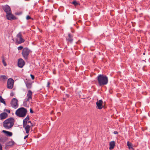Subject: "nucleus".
I'll use <instances>...</instances> for the list:
<instances>
[{"instance_id":"f257e3e1","label":"nucleus","mask_w":150,"mask_h":150,"mask_svg":"<svg viewBox=\"0 0 150 150\" xmlns=\"http://www.w3.org/2000/svg\"><path fill=\"white\" fill-rule=\"evenodd\" d=\"M98 85L102 86L107 85L108 81V77L104 74H99L97 77Z\"/></svg>"},{"instance_id":"f03ea898","label":"nucleus","mask_w":150,"mask_h":150,"mask_svg":"<svg viewBox=\"0 0 150 150\" xmlns=\"http://www.w3.org/2000/svg\"><path fill=\"white\" fill-rule=\"evenodd\" d=\"M14 122V119L13 117H10L6 120L3 122V126L6 129H9L13 126Z\"/></svg>"},{"instance_id":"7ed1b4c3","label":"nucleus","mask_w":150,"mask_h":150,"mask_svg":"<svg viewBox=\"0 0 150 150\" xmlns=\"http://www.w3.org/2000/svg\"><path fill=\"white\" fill-rule=\"evenodd\" d=\"M27 112L26 109L23 107H21L16 111V114L19 117H23L26 116Z\"/></svg>"},{"instance_id":"20e7f679","label":"nucleus","mask_w":150,"mask_h":150,"mask_svg":"<svg viewBox=\"0 0 150 150\" xmlns=\"http://www.w3.org/2000/svg\"><path fill=\"white\" fill-rule=\"evenodd\" d=\"M30 50L27 47H25L23 48L22 54L23 57L25 60H27L30 53Z\"/></svg>"},{"instance_id":"39448f33","label":"nucleus","mask_w":150,"mask_h":150,"mask_svg":"<svg viewBox=\"0 0 150 150\" xmlns=\"http://www.w3.org/2000/svg\"><path fill=\"white\" fill-rule=\"evenodd\" d=\"M16 42L18 44H20L25 41V40L22 38V35L21 32L19 33L17 35L16 39Z\"/></svg>"},{"instance_id":"423d86ee","label":"nucleus","mask_w":150,"mask_h":150,"mask_svg":"<svg viewBox=\"0 0 150 150\" xmlns=\"http://www.w3.org/2000/svg\"><path fill=\"white\" fill-rule=\"evenodd\" d=\"M14 81L12 79L9 78L7 81V87L9 89H11L13 86Z\"/></svg>"},{"instance_id":"0eeeda50","label":"nucleus","mask_w":150,"mask_h":150,"mask_svg":"<svg viewBox=\"0 0 150 150\" xmlns=\"http://www.w3.org/2000/svg\"><path fill=\"white\" fill-rule=\"evenodd\" d=\"M11 106L12 108L16 109L18 107V100L15 98H13L12 100L11 103Z\"/></svg>"},{"instance_id":"6e6552de","label":"nucleus","mask_w":150,"mask_h":150,"mask_svg":"<svg viewBox=\"0 0 150 150\" xmlns=\"http://www.w3.org/2000/svg\"><path fill=\"white\" fill-rule=\"evenodd\" d=\"M33 92L30 90L28 91L26 96L27 101H30L32 100Z\"/></svg>"},{"instance_id":"1a4fd4ad","label":"nucleus","mask_w":150,"mask_h":150,"mask_svg":"<svg viewBox=\"0 0 150 150\" xmlns=\"http://www.w3.org/2000/svg\"><path fill=\"white\" fill-rule=\"evenodd\" d=\"M6 16L7 19L10 21L16 19V18L12 14L11 12L8 13H7Z\"/></svg>"},{"instance_id":"9d476101","label":"nucleus","mask_w":150,"mask_h":150,"mask_svg":"<svg viewBox=\"0 0 150 150\" xmlns=\"http://www.w3.org/2000/svg\"><path fill=\"white\" fill-rule=\"evenodd\" d=\"M2 8L4 12H5L6 14L11 12L10 6L8 5H6L5 6H3Z\"/></svg>"},{"instance_id":"9b49d317","label":"nucleus","mask_w":150,"mask_h":150,"mask_svg":"<svg viewBox=\"0 0 150 150\" xmlns=\"http://www.w3.org/2000/svg\"><path fill=\"white\" fill-rule=\"evenodd\" d=\"M103 101L101 100H100L96 103V108L98 109H101L103 107Z\"/></svg>"},{"instance_id":"f8f14e48","label":"nucleus","mask_w":150,"mask_h":150,"mask_svg":"<svg viewBox=\"0 0 150 150\" xmlns=\"http://www.w3.org/2000/svg\"><path fill=\"white\" fill-rule=\"evenodd\" d=\"M25 64V62L22 59L20 58L18 59V65L19 67L21 68H22Z\"/></svg>"},{"instance_id":"ddd939ff","label":"nucleus","mask_w":150,"mask_h":150,"mask_svg":"<svg viewBox=\"0 0 150 150\" xmlns=\"http://www.w3.org/2000/svg\"><path fill=\"white\" fill-rule=\"evenodd\" d=\"M8 116V114L6 112H2L0 114V119L3 120L6 118Z\"/></svg>"},{"instance_id":"4468645a","label":"nucleus","mask_w":150,"mask_h":150,"mask_svg":"<svg viewBox=\"0 0 150 150\" xmlns=\"http://www.w3.org/2000/svg\"><path fill=\"white\" fill-rule=\"evenodd\" d=\"M23 127L25 128V130L26 131V133L27 134H28L29 133L30 126L29 125H23Z\"/></svg>"},{"instance_id":"2eb2a0df","label":"nucleus","mask_w":150,"mask_h":150,"mask_svg":"<svg viewBox=\"0 0 150 150\" xmlns=\"http://www.w3.org/2000/svg\"><path fill=\"white\" fill-rule=\"evenodd\" d=\"M66 40L71 43L73 41V36L70 33L68 34V38H66Z\"/></svg>"},{"instance_id":"dca6fc26","label":"nucleus","mask_w":150,"mask_h":150,"mask_svg":"<svg viewBox=\"0 0 150 150\" xmlns=\"http://www.w3.org/2000/svg\"><path fill=\"white\" fill-rule=\"evenodd\" d=\"M109 149L111 150L113 149L115 146V142L112 141L110 142L109 144Z\"/></svg>"},{"instance_id":"f3484780","label":"nucleus","mask_w":150,"mask_h":150,"mask_svg":"<svg viewBox=\"0 0 150 150\" xmlns=\"http://www.w3.org/2000/svg\"><path fill=\"white\" fill-rule=\"evenodd\" d=\"M2 132L4 133L6 136H11L13 134L11 132L5 130H3Z\"/></svg>"},{"instance_id":"a211bd4d","label":"nucleus","mask_w":150,"mask_h":150,"mask_svg":"<svg viewBox=\"0 0 150 150\" xmlns=\"http://www.w3.org/2000/svg\"><path fill=\"white\" fill-rule=\"evenodd\" d=\"M29 120V116L28 115L23 120V125H26L27 123V121Z\"/></svg>"},{"instance_id":"6ab92c4d","label":"nucleus","mask_w":150,"mask_h":150,"mask_svg":"<svg viewBox=\"0 0 150 150\" xmlns=\"http://www.w3.org/2000/svg\"><path fill=\"white\" fill-rule=\"evenodd\" d=\"M25 84L27 88L28 89H30L32 87V83L30 82H26Z\"/></svg>"},{"instance_id":"aec40b11","label":"nucleus","mask_w":150,"mask_h":150,"mask_svg":"<svg viewBox=\"0 0 150 150\" xmlns=\"http://www.w3.org/2000/svg\"><path fill=\"white\" fill-rule=\"evenodd\" d=\"M127 145L129 149H134L132 147V144L131 143L129 142V141H128L127 142Z\"/></svg>"},{"instance_id":"412c9836","label":"nucleus","mask_w":150,"mask_h":150,"mask_svg":"<svg viewBox=\"0 0 150 150\" xmlns=\"http://www.w3.org/2000/svg\"><path fill=\"white\" fill-rule=\"evenodd\" d=\"M6 140V138L5 137H1L0 138V142L2 143H4Z\"/></svg>"},{"instance_id":"4be33fe9","label":"nucleus","mask_w":150,"mask_h":150,"mask_svg":"<svg viewBox=\"0 0 150 150\" xmlns=\"http://www.w3.org/2000/svg\"><path fill=\"white\" fill-rule=\"evenodd\" d=\"M15 143L13 141H10L8 142L7 144V146H12Z\"/></svg>"},{"instance_id":"5701e85b","label":"nucleus","mask_w":150,"mask_h":150,"mask_svg":"<svg viewBox=\"0 0 150 150\" xmlns=\"http://www.w3.org/2000/svg\"><path fill=\"white\" fill-rule=\"evenodd\" d=\"M0 102L4 103L5 105H6L4 99L2 98L1 96H0Z\"/></svg>"},{"instance_id":"b1692460","label":"nucleus","mask_w":150,"mask_h":150,"mask_svg":"<svg viewBox=\"0 0 150 150\" xmlns=\"http://www.w3.org/2000/svg\"><path fill=\"white\" fill-rule=\"evenodd\" d=\"M1 58L2 59V62L3 63L4 66H6L7 65V64L6 62H5V59H4V57L3 56Z\"/></svg>"},{"instance_id":"393cba45","label":"nucleus","mask_w":150,"mask_h":150,"mask_svg":"<svg viewBox=\"0 0 150 150\" xmlns=\"http://www.w3.org/2000/svg\"><path fill=\"white\" fill-rule=\"evenodd\" d=\"M28 101H27V99L25 101H24L23 102V105L25 107H28V105L27 103V102H28Z\"/></svg>"},{"instance_id":"a878e982","label":"nucleus","mask_w":150,"mask_h":150,"mask_svg":"<svg viewBox=\"0 0 150 150\" xmlns=\"http://www.w3.org/2000/svg\"><path fill=\"white\" fill-rule=\"evenodd\" d=\"M1 78L3 79H7V77L5 75H1Z\"/></svg>"},{"instance_id":"bb28decb","label":"nucleus","mask_w":150,"mask_h":150,"mask_svg":"<svg viewBox=\"0 0 150 150\" xmlns=\"http://www.w3.org/2000/svg\"><path fill=\"white\" fill-rule=\"evenodd\" d=\"M72 4H74V5L75 6L77 5L78 4V3L76 2V1H74L72 2Z\"/></svg>"},{"instance_id":"cd10ccee","label":"nucleus","mask_w":150,"mask_h":150,"mask_svg":"<svg viewBox=\"0 0 150 150\" xmlns=\"http://www.w3.org/2000/svg\"><path fill=\"white\" fill-rule=\"evenodd\" d=\"M17 48L18 50H22L23 48V47L22 46H20L18 47Z\"/></svg>"},{"instance_id":"c85d7f7f","label":"nucleus","mask_w":150,"mask_h":150,"mask_svg":"<svg viewBox=\"0 0 150 150\" xmlns=\"http://www.w3.org/2000/svg\"><path fill=\"white\" fill-rule=\"evenodd\" d=\"M26 19L27 20H29L30 19H32V20L33 19V18H31V17L28 15L27 16Z\"/></svg>"},{"instance_id":"c756f323","label":"nucleus","mask_w":150,"mask_h":150,"mask_svg":"<svg viewBox=\"0 0 150 150\" xmlns=\"http://www.w3.org/2000/svg\"><path fill=\"white\" fill-rule=\"evenodd\" d=\"M30 76H31V77L32 78V79H33V80L34 79V78H35V77H34V76L32 74H30Z\"/></svg>"},{"instance_id":"7c9ffc66","label":"nucleus","mask_w":150,"mask_h":150,"mask_svg":"<svg viewBox=\"0 0 150 150\" xmlns=\"http://www.w3.org/2000/svg\"><path fill=\"white\" fill-rule=\"evenodd\" d=\"M50 82H48L47 83V87H49V86H50Z\"/></svg>"},{"instance_id":"2f4dec72","label":"nucleus","mask_w":150,"mask_h":150,"mask_svg":"<svg viewBox=\"0 0 150 150\" xmlns=\"http://www.w3.org/2000/svg\"><path fill=\"white\" fill-rule=\"evenodd\" d=\"M113 133L115 134H118V132L117 131H115Z\"/></svg>"},{"instance_id":"473e14b6","label":"nucleus","mask_w":150,"mask_h":150,"mask_svg":"<svg viewBox=\"0 0 150 150\" xmlns=\"http://www.w3.org/2000/svg\"><path fill=\"white\" fill-rule=\"evenodd\" d=\"M30 112L31 113H33V110H32V109L31 108H30Z\"/></svg>"},{"instance_id":"72a5a7b5","label":"nucleus","mask_w":150,"mask_h":150,"mask_svg":"<svg viewBox=\"0 0 150 150\" xmlns=\"http://www.w3.org/2000/svg\"><path fill=\"white\" fill-rule=\"evenodd\" d=\"M2 147L1 144H0V150H2Z\"/></svg>"},{"instance_id":"f704fd0d","label":"nucleus","mask_w":150,"mask_h":150,"mask_svg":"<svg viewBox=\"0 0 150 150\" xmlns=\"http://www.w3.org/2000/svg\"><path fill=\"white\" fill-rule=\"evenodd\" d=\"M6 111L8 113H10V111L9 110L6 109Z\"/></svg>"},{"instance_id":"c9c22d12","label":"nucleus","mask_w":150,"mask_h":150,"mask_svg":"<svg viewBox=\"0 0 150 150\" xmlns=\"http://www.w3.org/2000/svg\"><path fill=\"white\" fill-rule=\"evenodd\" d=\"M28 136V134L25 136V137H24V139H26L27 138Z\"/></svg>"},{"instance_id":"e433bc0d","label":"nucleus","mask_w":150,"mask_h":150,"mask_svg":"<svg viewBox=\"0 0 150 150\" xmlns=\"http://www.w3.org/2000/svg\"><path fill=\"white\" fill-rule=\"evenodd\" d=\"M13 92H11L10 94V96H13Z\"/></svg>"},{"instance_id":"4c0bfd02","label":"nucleus","mask_w":150,"mask_h":150,"mask_svg":"<svg viewBox=\"0 0 150 150\" xmlns=\"http://www.w3.org/2000/svg\"><path fill=\"white\" fill-rule=\"evenodd\" d=\"M28 123H30L31 124H32L31 123V121H29L28 122Z\"/></svg>"},{"instance_id":"58836bf2","label":"nucleus","mask_w":150,"mask_h":150,"mask_svg":"<svg viewBox=\"0 0 150 150\" xmlns=\"http://www.w3.org/2000/svg\"><path fill=\"white\" fill-rule=\"evenodd\" d=\"M145 52L143 53V54L144 55H145Z\"/></svg>"},{"instance_id":"ea45409f","label":"nucleus","mask_w":150,"mask_h":150,"mask_svg":"<svg viewBox=\"0 0 150 150\" xmlns=\"http://www.w3.org/2000/svg\"><path fill=\"white\" fill-rule=\"evenodd\" d=\"M87 22L86 21V22H85V25H86V23Z\"/></svg>"},{"instance_id":"a19ab883","label":"nucleus","mask_w":150,"mask_h":150,"mask_svg":"<svg viewBox=\"0 0 150 150\" xmlns=\"http://www.w3.org/2000/svg\"><path fill=\"white\" fill-rule=\"evenodd\" d=\"M132 150H134V149H133Z\"/></svg>"},{"instance_id":"79ce46f5","label":"nucleus","mask_w":150,"mask_h":150,"mask_svg":"<svg viewBox=\"0 0 150 150\" xmlns=\"http://www.w3.org/2000/svg\"><path fill=\"white\" fill-rule=\"evenodd\" d=\"M83 50H84V47L83 48Z\"/></svg>"}]
</instances>
